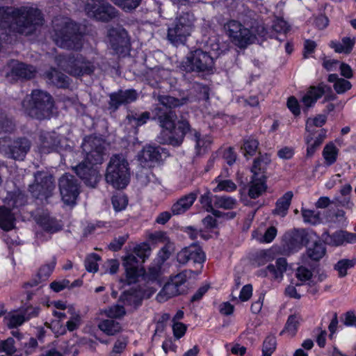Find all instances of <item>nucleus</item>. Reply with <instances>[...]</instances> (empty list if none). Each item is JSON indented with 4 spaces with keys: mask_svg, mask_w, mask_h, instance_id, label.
<instances>
[{
    "mask_svg": "<svg viewBox=\"0 0 356 356\" xmlns=\"http://www.w3.org/2000/svg\"><path fill=\"white\" fill-rule=\"evenodd\" d=\"M47 142H44L41 148V152L42 153L49 152V149H46L47 147L49 148V145H51V149L56 148L58 146H60V140L58 139V137H55L53 136H49V137H46Z\"/></svg>",
    "mask_w": 356,
    "mask_h": 356,
    "instance_id": "nucleus-60",
    "label": "nucleus"
},
{
    "mask_svg": "<svg viewBox=\"0 0 356 356\" xmlns=\"http://www.w3.org/2000/svg\"><path fill=\"white\" fill-rule=\"evenodd\" d=\"M35 180V183L29 186V191L37 198H47L55 188L52 177L38 172Z\"/></svg>",
    "mask_w": 356,
    "mask_h": 356,
    "instance_id": "nucleus-11",
    "label": "nucleus"
},
{
    "mask_svg": "<svg viewBox=\"0 0 356 356\" xmlns=\"http://www.w3.org/2000/svg\"><path fill=\"white\" fill-rule=\"evenodd\" d=\"M127 346V341L125 339H118L115 341L112 350L109 356H120L124 351Z\"/></svg>",
    "mask_w": 356,
    "mask_h": 356,
    "instance_id": "nucleus-56",
    "label": "nucleus"
},
{
    "mask_svg": "<svg viewBox=\"0 0 356 356\" xmlns=\"http://www.w3.org/2000/svg\"><path fill=\"white\" fill-rule=\"evenodd\" d=\"M85 10L89 17L101 21H108L116 15L113 7L98 0L89 1L86 6Z\"/></svg>",
    "mask_w": 356,
    "mask_h": 356,
    "instance_id": "nucleus-13",
    "label": "nucleus"
},
{
    "mask_svg": "<svg viewBox=\"0 0 356 356\" xmlns=\"http://www.w3.org/2000/svg\"><path fill=\"white\" fill-rule=\"evenodd\" d=\"M340 64L341 63L339 60L330 57L325 56L323 58L322 65L327 71L337 70L339 67Z\"/></svg>",
    "mask_w": 356,
    "mask_h": 356,
    "instance_id": "nucleus-62",
    "label": "nucleus"
},
{
    "mask_svg": "<svg viewBox=\"0 0 356 356\" xmlns=\"http://www.w3.org/2000/svg\"><path fill=\"white\" fill-rule=\"evenodd\" d=\"M135 253L138 257L143 259V261L149 255L150 248L147 243L140 244L135 248Z\"/></svg>",
    "mask_w": 356,
    "mask_h": 356,
    "instance_id": "nucleus-64",
    "label": "nucleus"
},
{
    "mask_svg": "<svg viewBox=\"0 0 356 356\" xmlns=\"http://www.w3.org/2000/svg\"><path fill=\"white\" fill-rule=\"evenodd\" d=\"M29 149V143L25 139L14 143L13 148L8 153V156L14 159H22Z\"/></svg>",
    "mask_w": 356,
    "mask_h": 356,
    "instance_id": "nucleus-28",
    "label": "nucleus"
},
{
    "mask_svg": "<svg viewBox=\"0 0 356 356\" xmlns=\"http://www.w3.org/2000/svg\"><path fill=\"white\" fill-rule=\"evenodd\" d=\"M112 204L115 211H122L127 207V199L122 194L115 195L112 198Z\"/></svg>",
    "mask_w": 356,
    "mask_h": 356,
    "instance_id": "nucleus-57",
    "label": "nucleus"
},
{
    "mask_svg": "<svg viewBox=\"0 0 356 356\" xmlns=\"http://www.w3.org/2000/svg\"><path fill=\"white\" fill-rule=\"evenodd\" d=\"M174 251V245L172 243L165 244L159 252V259L162 261H165L171 253Z\"/></svg>",
    "mask_w": 356,
    "mask_h": 356,
    "instance_id": "nucleus-63",
    "label": "nucleus"
},
{
    "mask_svg": "<svg viewBox=\"0 0 356 356\" xmlns=\"http://www.w3.org/2000/svg\"><path fill=\"white\" fill-rule=\"evenodd\" d=\"M104 148V141L102 138L96 136L86 137L82 143V149L86 154V162L91 166L86 165L84 162L74 168L76 173L91 187H95L99 181L98 170L94 166L103 161Z\"/></svg>",
    "mask_w": 356,
    "mask_h": 356,
    "instance_id": "nucleus-1",
    "label": "nucleus"
},
{
    "mask_svg": "<svg viewBox=\"0 0 356 356\" xmlns=\"http://www.w3.org/2000/svg\"><path fill=\"white\" fill-rule=\"evenodd\" d=\"M287 268V263L285 259L279 258L275 261V264L267 266L264 269L259 271V275L263 277H269L271 280L280 282L284 273Z\"/></svg>",
    "mask_w": 356,
    "mask_h": 356,
    "instance_id": "nucleus-16",
    "label": "nucleus"
},
{
    "mask_svg": "<svg viewBox=\"0 0 356 356\" xmlns=\"http://www.w3.org/2000/svg\"><path fill=\"white\" fill-rule=\"evenodd\" d=\"M130 179L129 163L122 155H115L111 158L107 167L106 180L113 188H124Z\"/></svg>",
    "mask_w": 356,
    "mask_h": 356,
    "instance_id": "nucleus-5",
    "label": "nucleus"
},
{
    "mask_svg": "<svg viewBox=\"0 0 356 356\" xmlns=\"http://www.w3.org/2000/svg\"><path fill=\"white\" fill-rule=\"evenodd\" d=\"M123 266L125 268L127 280L129 284L136 282L139 277L145 275L144 269L139 266L134 255L130 254L125 257Z\"/></svg>",
    "mask_w": 356,
    "mask_h": 356,
    "instance_id": "nucleus-15",
    "label": "nucleus"
},
{
    "mask_svg": "<svg viewBox=\"0 0 356 356\" xmlns=\"http://www.w3.org/2000/svg\"><path fill=\"white\" fill-rule=\"evenodd\" d=\"M355 263L356 260L355 259H341L335 264L334 268L340 277H344L347 275V270L353 268Z\"/></svg>",
    "mask_w": 356,
    "mask_h": 356,
    "instance_id": "nucleus-44",
    "label": "nucleus"
},
{
    "mask_svg": "<svg viewBox=\"0 0 356 356\" xmlns=\"http://www.w3.org/2000/svg\"><path fill=\"white\" fill-rule=\"evenodd\" d=\"M276 348V340L273 336H268L266 338L263 344V356H271Z\"/></svg>",
    "mask_w": 356,
    "mask_h": 356,
    "instance_id": "nucleus-50",
    "label": "nucleus"
},
{
    "mask_svg": "<svg viewBox=\"0 0 356 356\" xmlns=\"http://www.w3.org/2000/svg\"><path fill=\"white\" fill-rule=\"evenodd\" d=\"M197 196V192L191 193L175 202L171 209L174 215H179L186 212L194 203Z\"/></svg>",
    "mask_w": 356,
    "mask_h": 356,
    "instance_id": "nucleus-19",
    "label": "nucleus"
},
{
    "mask_svg": "<svg viewBox=\"0 0 356 356\" xmlns=\"http://www.w3.org/2000/svg\"><path fill=\"white\" fill-rule=\"evenodd\" d=\"M46 76L51 83L58 87L63 88L68 85V78L55 69H51L49 72H47Z\"/></svg>",
    "mask_w": 356,
    "mask_h": 356,
    "instance_id": "nucleus-33",
    "label": "nucleus"
},
{
    "mask_svg": "<svg viewBox=\"0 0 356 356\" xmlns=\"http://www.w3.org/2000/svg\"><path fill=\"white\" fill-rule=\"evenodd\" d=\"M302 216L305 222L317 225L322 222L321 212L309 209H302Z\"/></svg>",
    "mask_w": 356,
    "mask_h": 356,
    "instance_id": "nucleus-43",
    "label": "nucleus"
},
{
    "mask_svg": "<svg viewBox=\"0 0 356 356\" xmlns=\"http://www.w3.org/2000/svg\"><path fill=\"white\" fill-rule=\"evenodd\" d=\"M72 66L67 72L74 76H81L92 72V66L83 60H76L71 63Z\"/></svg>",
    "mask_w": 356,
    "mask_h": 356,
    "instance_id": "nucleus-29",
    "label": "nucleus"
},
{
    "mask_svg": "<svg viewBox=\"0 0 356 356\" xmlns=\"http://www.w3.org/2000/svg\"><path fill=\"white\" fill-rule=\"evenodd\" d=\"M37 347L38 342L36 339L34 338H30L29 341L25 343L19 350H22L23 356H28L33 354L35 351Z\"/></svg>",
    "mask_w": 356,
    "mask_h": 356,
    "instance_id": "nucleus-58",
    "label": "nucleus"
},
{
    "mask_svg": "<svg viewBox=\"0 0 356 356\" xmlns=\"http://www.w3.org/2000/svg\"><path fill=\"white\" fill-rule=\"evenodd\" d=\"M137 98V94L135 90H129L120 91L116 94L111 95V104L118 106L120 104H128L135 101Z\"/></svg>",
    "mask_w": 356,
    "mask_h": 356,
    "instance_id": "nucleus-25",
    "label": "nucleus"
},
{
    "mask_svg": "<svg viewBox=\"0 0 356 356\" xmlns=\"http://www.w3.org/2000/svg\"><path fill=\"white\" fill-rule=\"evenodd\" d=\"M68 314L70 315L69 320L66 322V327L70 332L77 330L81 325L82 319L80 314L74 307L68 308Z\"/></svg>",
    "mask_w": 356,
    "mask_h": 356,
    "instance_id": "nucleus-38",
    "label": "nucleus"
},
{
    "mask_svg": "<svg viewBox=\"0 0 356 356\" xmlns=\"http://www.w3.org/2000/svg\"><path fill=\"white\" fill-rule=\"evenodd\" d=\"M56 265V261L54 260H52L49 264H47L44 266H42L39 271H38V276L40 277V281H44L47 280L51 273L53 272Z\"/></svg>",
    "mask_w": 356,
    "mask_h": 356,
    "instance_id": "nucleus-53",
    "label": "nucleus"
},
{
    "mask_svg": "<svg viewBox=\"0 0 356 356\" xmlns=\"http://www.w3.org/2000/svg\"><path fill=\"white\" fill-rule=\"evenodd\" d=\"M159 102L161 105L166 108H173L182 105L184 102L170 96H161L159 97Z\"/></svg>",
    "mask_w": 356,
    "mask_h": 356,
    "instance_id": "nucleus-52",
    "label": "nucleus"
},
{
    "mask_svg": "<svg viewBox=\"0 0 356 356\" xmlns=\"http://www.w3.org/2000/svg\"><path fill=\"white\" fill-rule=\"evenodd\" d=\"M195 17L192 13H186L177 17L173 25L168 29V38L172 43H183L188 37L194 26Z\"/></svg>",
    "mask_w": 356,
    "mask_h": 356,
    "instance_id": "nucleus-8",
    "label": "nucleus"
},
{
    "mask_svg": "<svg viewBox=\"0 0 356 356\" xmlns=\"http://www.w3.org/2000/svg\"><path fill=\"white\" fill-rule=\"evenodd\" d=\"M173 335L175 339H179L184 336L187 326L181 322H174L172 325Z\"/></svg>",
    "mask_w": 356,
    "mask_h": 356,
    "instance_id": "nucleus-59",
    "label": "nucleus"
},
{
    "mask_svg": "<svg viewBox=\"0 0 356 356\" xmlns=\"http://www.w3.org/2000/svg\"><path fill=\"white\" fill-rule=\"evenodd\" d=\"M226 35L236 45L243 47L252 43L257 39L256 35L239 22L229 20L224 26Z\"/></svg>",
    "mask_w": 356,
    "mask_h": 356,
    "instance_id": "nucleus-9",
    "label": "nucleus"
},
{
    "mask_svg": "<svg viewBox=\"0 0 356 356\" xmlns=\"http://www.w3.org/2000/svg\"><path fill=\"white\" fill-rule=\"evenodd\" d=\"M356 43L355 37H343L341 41H332L330 47L335 52L339 54H349Z\"/></svg>",
    "mask_w": 356,
    "mask_h": 356,
    "instance_id": "nucleus-23",
    "label": "nucleus"
},
{
    "mask_svg": "<svg viewBox=\"0 0 356 356\" xmlns=\"http://www.w3.org/2000/svg\"><path fill=\"white\" fill-rule=\"evenodd\" d=\"M59 189L62 200L67 205L76 204L79 195V186L73 176L65 174L59 180Z\"/></svg>",
    "mask_w": 356,
    "mask_h": 356,
    "instance_id": "nucleus-12",
    "label": "nucleus"
},
{
    "mask_svg": "<svg viewBox=\"0 0 356 356\" xmlns=\"http://www.w3.org/2000/svg\"><path fill=\"white\" fill-rule=\"evenodd\" d=\"M148 238L152 243H161L165 245V244L172 243L166 233L163 232H156L150 234Z\"/></svg>",
    "mask_w": 356,
    "mask_h": 356,
    "instance_id": "nucleus-51",
    "label": "nucleus"
},
{
    "mask_svg": "<svg viewBox=\"0 0 356 356\" xmlns=\"http://www.w3.org/2000/svg\"><path fill=\"white\" fill-rule=\"evenodd\" d=\"M14 216L5 207H0V227L8 231L14 227Z\"/></svg>",
    "mask_w": 356,
    "mask_h": 356,
    "instance_id": "nucleus-32",
    "label": "nucleus"
},
{
    "mask_svg": "<svg viewBox=\"0 0 356 356\" xmlns=\"http://www.w3.org/2000/svg\"><path fill=\"white\" fill-rule=\"evenodd\" d=\"M314 133H307L305 141L307 143V156H312L317 148L321 145L325 138V131L322 130L317 136H314Z\"/></svg>",
    "mask_w": 356,
    "mask_h": 356,
    "instance_id": "nucleus-24",
    "label": "nucleus"
},
{
    "mask_svg": "<svg viewBox=\"0 0 356 356\" xmlns=\"http://www.w3.org/2000/svg\"><path fill=\"white\" fill-rule=\"evenodd\" d=\"M26 321V317L22 312H13L7 314L4 317V323L9 327H15L21 325Z\"/></svg>",
    "mask_w": 356,
    "mask_h": 356,
    "instance_id": "nucleus-37",
    "label": "nucleus"
},
{
    "mask_svg": "<svg viewBox=\"0 0 356 356\" xmlns=\"http://www.w3.org/2000/svg\"><path fill=\"white\" fill-rule=\"evenodd\" d=\"M328 81L333 83L334 89L338 94L344 93L352 87L350 81L344 79L339 78L336 74H330L328 76Z\"/></svg>",
    "mask_w": 356,
    "mask_h": 356,
    "instance_id": "nucleus-30",
    "label": "nucleus"
},
{
    "mask_svg": "<svg viewBox=\"0 0 356 356\" xmlns=\"http://www.w3.org/2000/svg\"><path fill=\"white\" fill-rule=\"evenodd\" d=\"M259 143L256 139L248 138L245 140L243 144V149L245 156L253 155L258 147Z\"/></svg>",
    "mask_w": 356,
    "mask_h": 356,
    "instance_id": "nucleus-55",
    "label": "nucleus"
},
{
    "mask_svg": "<svg viewBox=\"0 0 356 356\" xmlns=\"http://www.w3.org/2000/svg\"><path fill=\"white\" fill-rule=\"evenodd\" d=\"M104 314L108 318H119L124 316L126 314V312L122 306L116 305L105 309Z\"/></svg>",
    "mask_w": 356,
    "mask_h": 356,
    "instance_id": "nucleus-49",
    "label": "nucleus"
},
{
    "mask_svg": "<svg viewBox=\"0 0 356 356\" xmlns=\"http://www.w3.org/2000/svg\"><path fill=\"white\" fill-rule=\"evenodd\" d=\"M10 68L11 70L10 74H8V76L29 79L35 73V70L33 66L26 65L17 61H12Z\"/></svg>",
    "mask_w": 356,
    "mask_h": 356,
    "instance_id": "nucleus-20",
    "label": "nucleus"
},
{
    "mask_svg": "<svg viewBox=\"0 0 356 356\" xmlns=\"http://www.w3.org/2000/svg\"><path fill=\"white\" fill-rule=\"evenodd\" d=\"M323 237L325 243L332 246L343 245L356 242L355 234L343 231L336 232L332 234H325Z\"/></svg>",
    "mask_w": 356,
    "mask_h": 356,
    "instance_id": "nucleus-17",
    "label": "nucleus"
},
{
    "mask_svg": "<svg viewBox=\"0 0 356 356\" xmlns=\"http://www.w3.org/2000/svg\"><path fill=\"white\" fill-rule=\"evenodd\" d=\"M237 204L236 199L229 196H219L216 197V204L218 207L225 209H234Z\"/></svg>",
    "mask_w": 356,
    "mask_h": 356,
    "instance_id": "nucleus-45",
    "label": "nucleus"
},
{
    "mask_svg": "<svg viewBox=\"0 0 356 356\" xmlns=\"http://www.w3.org/2000/svg\"><path fill=\"white\" fill-rule=\"evenodd\" d=\"M65 29L54 36L55 42L63 48L79 49L80 36L74 33L76 25L72 22H65Z\"/></svg>",
    "mask_w": 356,
    "mask_h": 356,
    "instance_id": "nucleus-14",
    "label": "nucleus"
},
{
    "mask_svg": "<svg viewBox=\"0 0 356 356\" xmlns=\"http://www.w3.org/2000/svg\"><path fill=\"white\" fill-rule=\"evenodd\" d=\"M325 253L324 246L319 243H314L312 247H309L307 250L308 256L314 259L318 260L322 258Z\"/></svg>",
    "mask_w": 356,
    "mask_h": 356,
    "instance_id": "nucleus-46",
    "label": "nucleus"
},
{
    "mask_svg": "<svg viewBox=\"0 0 356 356\" xmlns=\"http://www.w3.org/2000/svg\"><path fill=\"white\" fill-rule=\"evenodd\" d=\"M195 140V149L198 154H204L207 152L211 144V138L207 135H201L196 131H194Z\"/></svg>",
    "mask_w": 356,
    "mask_h": 356,
    "instance_id": "nucleus-31",
    "label": "nucleus"
},
{
    "mask_svg": "<svg viewBox=\"0 0 356 356\" xmlns=\"http://www.w3.org/2000/svg\"><path fill=\"white\" fill-rule=\"evenodd\" d=\"M99 260V257L96 254H92L89 255L85 261V266L88 271L95 273L98 270L97 261Z\"/></svg>",
    "mask_w": 356,
    "mask_h": 356,
    "instance_id": "nucleus-54",
    "label": "nucleus"
},
{
    "mask_svg": "<svg viewBox=\"0 0 356 356\" xmlns=\"http://www.w3.org/2000/svg\"><path fill=\"white\" fill-rule=\"evenodd\" d=\"M108 39L111 47L118 50L127 44V33L123 29H112L108 33Z\"/></svg>",
    "mask_w": 356,
    "mask_h": 356,
    "instance_id": "nucleus-22",
    "label": "nucleus"
},
{
    "mask_svg": "<svg viewBox=\"0 0 356 356\" xmlns=\"http://www.w3.org/2000/svg\"><path fill=\"white\" fill-rule=\"evenodd\" d=\"M277 235V229L274 227H270L265 232L264 235L257 236V239L262 243H270Z\"/></svg>",
    "mask_w": 356,
    "mask_h": 356,
    "instance_id": "nucleus-61",
    "label": "nucleus"
},
{
    "mask_svg": "<svg viewBox=\"0 0 356 356\" xmlns=\"http://www.w3.org/2000/svg\"><path fill=\"white\" fill-rule=\"evenodd\" d=\"M213 184H216V187L213 189V192L220 191L233 192L236 189V185L230 179H222L220 176L216 177Z\"/></svg>",
    "mask_w": 356,
    "mask_h": 356,
    "instance_id": "nucleus-35",
    "label": "nucleus"
},
{
    "mask_svg": "<svg viewBox=\"0 0 356 356\" xmlns=\"http://www.w3.org/2000/svg\"><path fill=\"white\" fill-rule=\"evenodd\" d=\"M156 290V289H151L149 291H145L143 293L136 290L126 291L121 296L120 299L125 305H137L143 298H149L154 293Z\"/></svg>",
    "mask_w": 356,
    "mask_h": 356,
    "instance_id": "nucleus-18",
    "label": "nucleus"
},
{
    "mask_svg": "<svg viewBox=\"0 0 356 356\" xmlns=\"http://www.w3.org/2000/svg\"><path fill=\"white\" fill-rule=\"evenodd\" d=\"M270 162V156L267 154L254 160L251 170L253 176L248 190V195L251 198H257L266 191L267 186L266 184V177L265 175V170Z\"/></svg>",
    "mask_w": 356,
    "mask_h": 356,
    "instance_id": "nucleus-7",
    "label": "nucleus"
},
{
    "mask_svg": "<svg viewBox=\"0 0 356 356\" xmlns=\"http://www.w3.org/2000/svg\"><path fill=\"white\" fill-rule=\"evenodd\" d=\"M324 92L325 87L323 86L310 87L302 99L303 105L307 108L312 106Z\"/></svg>",
    "mask_w": 356,
    "mask_h": 356,
    "instance_id": "nucleus-26",
    "label": "nucleus"
},
{
    "mask_svg": "<svg viewBox=\"0 0 356 356\" xmlns=\"http://www.w3.org/2000/svg\"><path fill=\"white\" fill-rule=\"evenodd\" d=\"M0 351L6 353L8 356H23L22 350L15 348L13 338L1 341Z\"/></svg>",
    "mask_w": 356,
    "mask_h": 356,
    "instance_id": "nucleus-39",
    "label": "nucleus"
},
{
    "mask_svg": "<svg viewBox=\"0 0 356 356\" xmlns=\"http://www.w3.org/2000/svg\"><path fill=\"white\" fill-rule=\"evenodd\" d=\"M160 158L159 149L152 146H146L138 154V160L145 166L152 167Z\"/></svg>",
    "mask_w": 356,
    "mask_h": 356,
    "instance_id": "nucleus-21",
    "label": "nucleus"
},
{
    "mask_svg": "<svg viewBox=\"0 0 356 356\" xmlns=\"http://www.w3.org/2000/svg\"><path fill=\"white\" fill-rule=\"evenodd\" d=\"M213 42L211 40L209 44V54L200 49L191 51L181 63L180 67L186 72H209L212 70L214 65L213 54H218L220 50L219 44Z\"/></svg>",
    "mask_w": 356,
    "mask_h": 356,
    "instance_id": "nucleus-4",
    "label": "nucleus"
},
{
    "mask_svg": "<svg viewBox=\"0 0 356 356\" xmlns=\"http://www.w3.org/2000/svg\"><path fill=\"white\" fill-rule=\"evenodd\" d=\"M338 153L339 149L334 143L327 144L323 150V156L325 163L328 165L333 164L337 161Z\"/></svg>",
    "mask_w": 356,
    "mask_h": 356,
    "instance_id": "nucleus-36",
    "label": "nucleus"
},
{
    "mask_svg": "<svg viewBox=\"0 0 356 356\" xmlns=\"http://www.w3.org/2000/svg\"><path fill=\"white\" fill-rule=\"evenodd\" d=\"M300 318L298 315H291L286 321L282 334H287L289 337H293L298 330Z\"/></svg>",
    "mask_w": 356,
    "mask_h": 356,
    "instance_id": "nucleus-42",
    "label": "nucleus"
},
{
    "mask_svg": "<svg viewBox=\"0 0 356 356\" xmlns=\"http://www.w3.org/2000/svg\"><path fill=\"white\" fill-rule=\"evenodd\" d=\"M327 120L325 115L319 114L314 117L309 118L306 122V132L314 133L316 127H321Z\"/></svg>",
    "mask_w": 356,
    "mask_h": 356,
    "instance_id": "nucleus-40",
    "label": "nucleus"
},
{
    "mask_svg": "<svg viewBox=\"0 0 356 356\" xmlns=\"http://www.w3.org/2000/svg\"><path fill=\"white\" fill-rule=\"evenodd\" d=\"M186 275L184 273H179L170 277L162 289L156 296V300L159 302H163L169 299L180 295L186 291Z\"/></svg>",
    "mask_w": 356,
    "mask_h": 356,
    "instance_id": "nucleus-10",
    "label": "nucleus"
},
{
    "mask_svg": "<svg viewBox=\"0 0 356 356\" xmlns=\"http://www.w3.org/2000/svg\"><path fill=\"white\" fill-rule=\"evenodd\" d=\"M191 260L194 263L202 264L205 260V254L200 247L197 245L190 246Z\"/></svg>",
    "mask_w": 356,
    "mask_h": 356,
    "instance_id": "nucleus-47",
    "label": "nucleus"
},
{
    "mask_svg": "<svg viewBox=\"0 0 356 356\" xmlns=\"http://www.w3.org/2000/svg\"><path fill=\"white\" fill-rule=\"evenodd\" d=\"M123 10L128 12L138 7L140 0H111Z\"/></svg>",
    "mask_w": 356,
    "mask_h": 356,
    "instance_id": "nucleus-48",
    "label": "nucleus"
},
{
    "mask_svg": "<svg viewBox=\"0 0 356 356\" xmlns=\"http://www.w3.org/2000/svg\"><path fill=\"white\" fill-rule=\"evenodd\" d=\"M98 327L101 331L108 336L115 335L122 330L121 323L111 319H106L100 321L98 324Z\"/></svg>",
    "mask_w": 356,
    "mask_h": 356,
    "instance_id": "nucleus-27",
    "label": "nucleus"
},
{
    "mask_svg": "<svg viewBox=\"0 0 356 356\" xmlns=\"http://www.w3.org/2000/svg\"><path fill=\"white\" fill-rule=\"evenodd\" d=\"M292 197V192L289 191L286 193L281 198L278 200L275 212L280 216H284L286 214Z\"/></svg>",
    "mask_w": 356,
    "mask_h": 356,
    "instance_id": "nucleus-34",
    "label": "nucleus"
},
{
    "mask_svg": "<svg viewBox=\"0 0 356 356\" xmlns=\"http://www.w3.org/2000/svg\"><path fill=\"white\" fill-rule=\"evenodd\" d=\"M48 307H52L53 315L59 319H63L65 317V311L68 313V308L73 307L71 305H67L66 302L58 300L52 301L48 304Z\"/></svg>",
    "mask_w": 356,
    "mask_h": 356,
    "instance_id": "nucleus-41",
    "label": "nucleus"
},
{
    "mask_svg": "<svg viewBox=\"0 0 356 356\" xmlns=\"http://www.w3.org/2000/svg\"><path fill=\"white\" fill-rule=\"evenodd\" d=\"M155 117H157L163 130L162 136L163 142L173 146L179 145L185 134L189 131V124L186 121H180L175 123L176 115L171 111H161L156 108Z\"/></svg>",
    "mask_w": 356,
    "mask_h": 356,
    "instance_id": "nucleus-2",
    "label": "nucleus"
},
{
    "mask_svg": "<svg viewBox=\"0 0 356 356\" xmlns=\"http://www.w3.org/2000/svg\"><path fill=\"white\" fill-rule=\"evenodd\" d=\"M23 106L29 115L38 119L49 117L53 108L51 97L41 90L33 91L31 97L24 100Z\"/></svg>",
    "mask_w": 356,
    "mask_h": 356,
    "instance_id": "nucleus-6",
    "label": "nucleus"
},
{
    "mask_svg": "<svg viewBox=\"0 0 356 356\" xmlns=\"http://www.w3.org/2000/svg\"><path fill=\"white\" fill-rule=\"evenodd\" d=\"M7 15V20L12 22L10 28L26 35L31 33L35 29V26L40 24L42 20L40 12L33 8H8Z\"/></svg>",
    "mask_w": 356,
    "mask_h": 356,
    "instance_id": "nucleus-3",
    "label": "nucleus"
}]
</instances>
